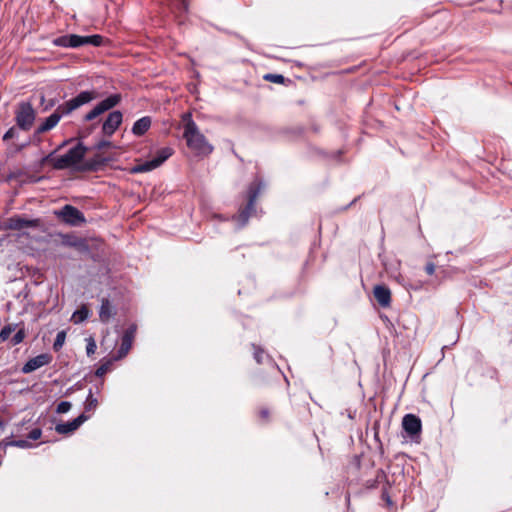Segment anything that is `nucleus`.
<instances>
[{
	"instance_id": "37",
	"label": "nucleus",
	"mask_w": 512,
	"mask_h": 512,
	"mask_svg": "<svg viewBox=\"0 0 512 512\" xmlns=\"http://www.w3.org/2000/svg\"><path fill=\"white\" fill-rule=\"evenodd\" d=\"M25 337V333H24V330L23 329H19L14 335L13 337H11V340H10V344L12 346L14 345H17L19 343H21L23 341Z\"/></svg>"
},
{
	"instance_id": "6",
	"label": "nucleus",
	"mask_w": 512,
	"mask_h": 512,
	"mask_svg": "<svg viewBox=\"0 0 512 512\" xmlns=\"http://www.w3.org/2000/svg\"><path fill=\"white\" fill-rule=\"evenodd\" d=\"M173 154L171 147H163L156 152V155L144 163L138 164L132 168L134 173H143L152 171L161 166Z\"/></svg>"
},
{
	"instance_id": "43",
	"label": "nucleus",
	"mask_w": 512,
	"mask_h": 512,
	"mask_svg": "<svg viewBox=\"0 0 512 512\" xmlns=\"http://www.w3.org/2000/svg\"><path fill=\"white\" fill-rule=\"evenodd\" d=\"M42 436V430L38 427H34V430H33V439H34V442L39 440Z\"/></svg>"
},
{
	"instance_id": "33",
	"label": "nucleus",
	"mask_w": 512,
	"mask_h": 512,
	"mask_svg": "<svg viewBox=\"0 0 512 512\" xmlns=\"http://www.w3.org/2000/svg\"><path fill=\"white\" fill-rule=\"evenodd\" d=\"M69 34L59 36L53 40V44L57 47L69 48Z\"/></svg>"
},
{
	"instance_id": "32",
	"label": "nucleus",
	"mask_w": 512,
	"mask_h": 512,
	"mask_svg": "<svg viewBox=\"0 0 512 512\" xmlns=\"http://www.w3.org/2000/svg\"><path fill=\"white\" fill-rule=\"evenodd\" d=\"M391 487L388 486L387 484H384L383 487H382V494H381V498L383 501H385L386 505L388 507H392L393 506V501L391 499V496L389 494V488Z\"/></svg>"
},
{
	"instance_id": "3",
	"label": "nucleus",
	"mask_w": 512,
	"mask_h": 512,
	"mask_svg": "<svg viewBox=\"0 0 512 512\" xmlns=\"http://www.w3.org/2000/svg\"><path fill=\"white\" fill-rule=\"evenodd\" d=\"M86 152L87 147L82 142H78L66 153L55 158L53 167L57 170L74 169L78 171V167L82 165Z\"/></svg>"
},
{
	"instance_id": "35",
	"label": "nucleus",
	"mask_w": 512,
	"mask_h": 512,
	"mask_svg": "<svg viewBox=\"0 0 512 512\" xmlns=\"http://www.w3.org/2000/svg\"><path fill=\"white\" fill-rule=\"evenodd\" d=\"M137 326L136 324H131L123 333L122 337L128 339L133 342L136 334Z\"/></svg>"
},
{
	"instance_id": "48",
	"label": "nucleus",
	"mask_w": 512,
	"mask_h": 512,
	"mask_svg": "<svg viewBox=\"0 0 512 512\" xmlns=\"http://www.w3.org/2000/svg\"><path fill=\"white\" fill-rule=\"evenodd\" d=\"M4 422L0 419V429L3 428Z\"/></svg>"
},
{
	"instance_id": "7",
	"label": "nucleus",
	"mask_w": 512,
	"mask_h": 512,
	"mask_svg": "<svg viewBox=\"0 0 512 512\" xmlns=\"http://www.w3.org/2000/svg\"><path fill=\"white\" fill-rule=\"evenodd\" d=\"M121 94H111L105 99L98 102L88 113L84 115V121L90 122L97 118L99 115L113 109L121 102Z\"/></svg>"
},
{
	"instance_id": "20",
	"label": "nucleus",
	"mask_w": 512,
	"mask_h": 512,
	"mask_svg": "<svg viewBox=\"0 0 512 512\" xmlns=\"http://www.w3.org/2000/svg\"><path fill=\"white\" fill-rule=\"evenodd\" d=\"M132 343H133L132 341L122 337L121 345H120L119 349L117 350L116 354L113 356V360H121L122 358H124L130 351V349L132 347Z\"/></svg>"
},
{
	"instance_id": "24",
	"label": "nucleus",
	"mask_w": 512,
	"mask_h": 512,
	"mask_svg": "<svg viewBox=\"0 0 512 512\" xmlns=\"http://www.w3.org/2000/svg\"><path fill=\"white\" fill-rule=\"evenodd\" d=\"M97 406H98V400L96 397L93 396L92 390L89 389L88 395L84 402V410H85V412L93 411L97 408Z\"/></svg>"
},
{
	"instance_id": "17",
	"label": "nucleus",
	"mask_w": 512,
	"mask_h": 512,
	"mask_svg": "<svg viewBox=\"0 0 512 512\" xmlns=\"http://www.w3.org/2000/svg\"><path fill=\"white\" fill-rule=\"evenodd\" d=\"M115 308L108 298L101 299L99 309V318L102 323H108L109 320L115 315Z\"/></svg>"
},
{
	"instance_id": "42",
	"label": "nucleus",
	"mask_w": 512,
	"mask_h": 512,
	"mask_svg": "<svg viewBox=\"0 0 512 512\" xmlns=\"http://www.w3.org/2000/svg\"><path fill=\"white\" fill-rule=\"evenodd\" d=\"M22 371L24 373H30L32 372V359H28L26 363L24 364Z\"/></svg>"
},
{
	"instance_id": "15",
	"label": "nucleus",
	"mask_w": 512,
	"mask_h": 512,
	"mask_svg": "<svg viewBox=\"0 0 512 512\" xmlns=\"http://www.w3.org/2000/svg\"><path fill=\"white\" fill-rule=\"evenodd\" d=\"M63 116H65V115L62 113V111L59 110V106H58L57 109L52 114H50L47 118H45L44 121L37 127L36 132L43 133V132L51 130L58 124V122L60 121V119Z\"/></svg>"
},
{
	"instance_id": "14",
	"label": "nucleus",
	"mask_w": 512,
	"mask_h": 512,
	"mask_svg": "<svg viewBox=\"0 0 512 512\" xmlns=\"http://www.w3.org/2000/svg\"><path fill=\"white\" fill-rule=\"evenodd\" d=\"M107 162H108L107 158H104L101 155L97 154L94 157L83 162L82 165L78 167V171H80V172H86V171L97 172L102 167H104Z\"/></svg>"
},
{
	"instance_id": "9",
	"label": "nucleus",
	"mask_w": 512,
	"mask_h": 512,
	"mask_svg": "<svg viewBox=\"0 0 512 512\" xmlns=\"http://www.w3.org/2000/svg\"><path fill=\"white\" fill-rule=\"evenodd\" d=\"M56 214L70 226H80L86 222L84 214L72 205H64Z\"/></svg>"
},
{
	"instance_id": "2",
	"label": "nucleus",
	"mask_w": 512,
	"mask_h": 512,
	"mask_svg": "<svg viewBox=\"0 0 512 512\" xmlns=\"http://www.w3.org/2000/svg\"><path fill=\"white\" fill-rule=\"evenodd\" d=\"M183 137L186 140L187 146L198 155H209L213 152V146L208 143L206 137L199 131L195 121L184 125Z\"/></svg>"
},
{
	"instance_id": "18",
	"label": "nucleus",
	"mask_w": 512,
	"mask_h": 512,
	"mask_svg": "<svg viewBox=\"0 0 512 512\" xmlns=\"http://www.w3.org/2000/svg\"><path fill=\"white\" fill-rule=\"evenodd\" d=\"M152 119L150 116H143L142 118L135 121L132 126V133L137 136H143L151 127Z\"/></svg>"
},
{
	"instance_id": "28",
	"label": "nucleus",
	"mask_w": 512,
	"mask_h": 512,
	"mask_svg": "<svg viewBox=\"0 0 512 512\" xmlns=\"http://www.w3.org/2000/svg\"><path fill=\"white\" fill-rule=\"evenodd\" d=\"M69 48H78L84 46L83 36L77 34H69Z\"/></svg>"
},
{
	"instance_id": "12",
	"label": "nucleus",
	"mask_w": 512,
	"mask_h": 512,
	"mask_svg": "<svg viewBox=\"0 0 512 512\" xmlns=\"http://www.w3.org/2000/svg\"><path fill=\"white\" fill-rule=\"evenodd\" d=\"M88 419L89 416L86 415L85 413H82L71 421H68L66 423H57L55 425V431L58 434L68 435L77 430Z\"/></svg>"
},
{
	"instance_id": "26",
	"label": "nucleus",
	"mask_w": 512,
	"mask_h": 512,
	"mask_svg": "<svg viewBox=\"0 0 512 512\" xmlns=\"http://www.w3.org/2000/svg\"><path fill=\"white\" fill-rule=\"evenodd\" d=\"M66 340V331L61 330L57 333L55 341L53 343V349L58 352L63 347Z\"/></svg>"
},
{
	"instance_id": "40",
	"label": "nucleus",
	"mask_w": 512,
	"mask_h": 512,
	"mask_svg": "<svg viewBox=\"0 0 512 512\" xmlns=\"http://www.w3.org/2000/svg\"><path fill=\"white\" fill-rule=\"evenodd\" d=\"M111 142L109 140H100L98 143L95 144L94 149L96 150H102L106 147H110Z\"/></svg>"
},
{
	"instance_id": "38",
	"label": "nucleus",
	"mask_w": 512,
	"mask_h": 512,
	"mask_svg": "<svg viewBox=\"0 0 512 512\" xmlns=\"http://www.w3.org/2000/svg\"><path fill=\"white\" fill-rule=\"evenodd\" d=\"M71 402L69 401H61L58 405H57V413H67L70 409H71Z\"/></svg>"
},
{
	"instance_id": "31",
	"label": "nucleus",
	"mask_w": 512,
	"mask_h": 512,
	"mask_svg": "<svg viewBox=\"0 0 512 512\" xmlns=\"http://www.w3.org/2000/svg\"><path fill=\"white\" fill-rule=\"evenodd\" d=\"M86 340V354L87 356H91L95 353L97 349L96 341L92 336H89Z\"/></svg>"
},
{
	"instance_id": "25",
	"label": "nucleus",
	"mask_w": 512,
	"mask_h": 512,
	"mask_svg": "<svg viewBox=\"0 0 512 512\" xmlns=\"http://www.w3.org/2000/svg\"><path fill=\"white\" fill-rule=\"evenodd\" d=\"M84 45H92L95 47L101 46L103 43V37L101 35H89L83 36Z\"/></svg>"
},
{
	"instance_id": "16",
	"label": "nucleus",
	"mask_w": 512,
	"mask_h": 512,
	"mask_svg": "<svg viewBox=\"0 0 512 512\" xmlns=\"http://www.w3.org/2000/svg\"><path fill=\"white\" fill-rule=\"evenodd\" d=\"M374 297L383 308L389 307L391 304V291L384 285H376L374 287Z\"/></svg>"
},
{
	"instance_id": "46",
	"label": "nucleus",
	"mask_w": 512,
	"mask_h": 512,
	"mask_svg": "<svg viewBox=\"0 0 512 512\" xmlns=\"http://www.w3.org/2000/svg\"><path fill=\"white\" fill-rule=\"evenodd\" d=\"M26 443H27L26 441L19 440V441H13L10 444L11 445H16V446H19V447H24Z\"/></svg>"
},
{
	"instance_id": "30",
	"label": "nucleus",
	"mask_w": 512,
	"mask_h": 512,
	"mask_svg": "<svg viewBox=\"0 0 512 512\" xmlns=\"http://www.w3.org/2000/svg\"><path fill=\"white\" fill-rule=\"evenodd\" d=\"M113 361H114V360H113V357H112L111 359L107 360L105 363H102V364H101V365L96 369V371H95V375H96L97 377H102V376H104V375L108 372V370L110 369V366H111V364H112V362H113Z\"/></svg>"
},
{
	"instance_id": "1",
	"label": "nucleus",
	"mask_w": 512,
	"mask_h": 512,
	"mask_svg": "<svg viewBox=\"0 0 512 512\" xmlns=\"http://www.w3.org/2000/svg\"><path fill=\"white\" fill-rule=\"evenodd\" d=\"M265 188V182L261 178H255V180L250 183L247 190V198L248 202L246 206L240 209L238 215L232 216V220L236 222L237 228H243L249 221V218L256 215L257 210L255 207L256 200L261 193V191Z\"/></svg>"
},
{
	"instance_id": "34",
	"label": "nucleus",
	"mask_w": 512,
	"mask_h": 512,
	"mask_svg": "<svg viewBox=\"0 0 512 512\" xmlns=\"http://www.w3.org/2000/svg\"><path fill=\"white\" fill-rule=\"evenodd\" d=\"M264 79L273 83L283 84L285 82V77L281 74H266Z\"/></svg>"
},
{
	"instance_id": "29",
	"label": "nucleus",
	"mask_w": 512,
	"mask_h": 512,
	"mask_svg": "<svg viewBox=\"0 0 512 512\" xmlns=\"http://www.w3.org/2000/svg\"><path fill=\"white\" fill-rule=\"evenodd\" d=\"M15 331V327L12 325L4 326L0 331V343L5 342L7 340H11V334Z\"/></svg>"
},
{
	"instance_id": "11",
	"label": "nucleus",
	"mask_w": 512,
	"mask_h": 512,
	"mask_svg": "<svg viewBox=\"0 0 512 512\" xmlns=\"http://www.w3.org/2000/svg\"><path fill=\"white\" fill-rule=\"evenodd\" d=\"M402 427L410 438L419 436L422 430L421 419L414 414H406L402 420Z\"/></svg>"
},
{
	"instance_id": "45",
	"label": "nucleus",
	"mask_w": 512,
	"mask_h": 512,
	"mask_svg": "<svg viewBox=\"0 0 512 512\" xmlns=\"http://www.w3.org/2000/svg\"><path fill=\"white\" fill-rule=\"evenodd\" d=\"M259 414H260L261 418L268 419V417H269V410L266 409V408H263V409L260 410Z\"/></svg>"
},
{
	"instance_id": "22",
	"label": "nucleus",
	"mask_w": 512,
	"mask_h": 512,
	"mask_svg": "<svg viewBox=\"0 0 512 512\" xmlns=\"http://www.w3.org/2000/svg\"><path fill=\"white\" fill-rule=\"evenodd\" d=\"M52 359H53L52 355H50L48 353H43V354L34 356V360H33L34 370H36L42 366L48 365L52 361Z\"/></svg>"
},
{
	"instance_id": "4",
	"label": "nucleus",
	"mask_w": 512,
	"mask_h": 512,
	"mask_svg": "<svg viewBox=\"0 0 512 512\" xmlns=\"http://www.w3.org/2000/svg\"><path fill=\"white\" fill-rule=\"evenodd\" d=\"M29 131L30 130L26 128H20L14 125L3 135L2 140L5 143L12 141L8 149L13 153H18L30 145L32 137Z\"/></svg>"
},
{
	"instance_id": "21",
	"label": "nucleus",
	"mask_w": 512,
	"mask_h": 512,
	"mask_svg": "<svg viewBox=\"0 0 512 512\" xmlns=\"http://www.w3.org/2000/svg\"><path fill=\"white\" fill-rule=\"evenodd\" d=\"M89 315H90L89 309L86 306H82L81 308H79L72 314L71 321L74 324H80L83 321H85L86 319H88Z\"/></svg>"
},
{
	"instance_id": "23",
	"label": "nucleus",
	"mask_w": 512,
	"mask_h": 512,
	"mask_svg": "<svg viewBox=\"0 0 512 512\" xmlns=\"http://www.w3.org/2000/svg\"><path fill=\"white\" fill-rule=\"evenodd\" d=\"M30 179H31V175L29 173L23 172V171H15V172H12L8 176V181H10V182L16 181L21 184L29 182Z\"/></svg>"
},
{
	"instance_id": "19",
	"label": "nucleus",
	"mask_w": 512,
	"mask_h": 512,
	"mask_svg": "<svg viewBox=\"0 0 512 512\" xmlns=\"http://www.w3.org/2000/svg\"><path fill=\"white\" fill-rule=\"evenodd\" d=\"M380 483L387 484L390 486V482L388 480V477L383 469H379L376 472V476L374 479L367 480L365 483V486L367 489H375L378 487Z\"/></svg>"
},
{
	"instance_id": "47",
	"label": "nucleus",
	"mask_w": 512,
	"mask_h": 512,
	"mask_svg": "<svg viewBox=\"0 0 512 512\" xmlns=\"http://www.w3.org/2000/svg\"><path fill=\"white\" fill-rule=\"evenodd\" d=\"M357 201V198H354L345 208L350 207Z\"/></svg>"
},
{
	"instance_id": "51",
	"label": "nucleus",
	"mask_w": 512,
	"mask_h": 512,
	"mask_svg": "<svg viewBox=\"0 0 512 512\" xmlns=\"http://www.w3.org/2000/svg\"><path fill=\"white\" fill-rule=\"evenodd\" d=\"M33 223H34V227L37 225V220H33Z\"/></svg>"
},
{
	"instance_id": "10",
	"label": "nucleus",
	"mask_w": 512,
	"mask_h": 512,
	"mask_svg": "<svg viewBox=\"0 0 512 512\" xmlns=\"http://www.w3.org/2000/svg\"><path fill=\"white\" fill-rule=\"evenodd\" d=\"M123 120V114L119 110L110 112L102 124V133L111 137L119 128Z\"/></svg>"
},
{
	"instance_id": "5",
	"label": "nucleus",
	"mask_w": 512,
	"mask_h": 512,
	"mask_svg": "<svg viewBox=\"0 0 512 512\" xmlns=\"http://www.w3.org/2000/svg\"><path fill=\"white\" fill-rule=\"evenodd\" d=\"M97 98H99V93L95 89L84 90L78 93L75 97L60 104L59 110L62 111L64 115H69L73 111L79 109L80 107L86 104H89Z\"/></svg>"
},
{
	"instance_id": "41",
	"label": "nucleus",
	"mask_w": 512,
	"mask_h": 512,
	"mask_svg": "<svg viewBox=\"0 0 512 512\" xmlns=\"http://www.w3.org/2000/svg\"><path fill=\"white\" fill-rule=\"evenodd\" d=\"M435 264L433 262H428L426 265H425V272L428 274V275H433L434 272H435Z\"/></svg>"
},
{
	"instance_id": "36",
	"label": "nucleus",
	"mask_w": 512,
	"mask_h": 512,
	"mask_svg": "<svg viewBox=\"0 0 512 512\" xmlns=\"http://www.w3.org/2000/svg\"><path fill=\"white\" fill-rule=\"evenodd\" d=\"M137 326L136 324H131L123 333L122 337L128 339L133 342L136 334Z\"/></svg>"
},
{
	"instance_id": "27",
	"label": "nucleus",
	"mask_w": 512,
	"mask_h": 512,
	"mask_svg": "<svg viewBox=\"0 0 512 512\" xmlns=\"http://www.w3.org/2000/svg\"><path fill=\"white\" fill-rule=\"evenodd\" d=\"M16 242L19 244V248L25 249L30 248L31 239L28 233H19Z\"/></svg>"
},
{
	"instance_id": "39",
	"label": "nucleus",
	"mask_w": 512,
	"mask_h": 512,
	"mask_svg": "<svg viewBox=\"0 0 512 512\" xmlns=\"http://www.w3.org/2000/svg\"><path fill=\"white\" fill-rule=\"evenodd\" d=\"M253 348H254V359L256 360V362L258 364L262 363V360H263V354H264V351L253 344Z\"/></svg>"
},
{
	"instance_id": "44",
	"label": "nucleus",
	"mask_w": 512,
	"mask_h": 512,
	"mask_svg": "<svg viewBox=\"0 0 512 512\" xmlns=\"http://www.w3.org/2000/svg\"><path fill=\"white\" fill-rule=\"evenodd\" d=\"M182 121L185 123L184 125H188L191 121H194L192 119L191 113L187 112L182 115Z\"/></svg>"
},
{
	"instance_id": "13",
	"label": "nucleus",
	"mask_w": 512,
	"mask_h": 512,
	"mask_svg": "<svg viewBox=\"0 0 512 512\" xmlns=\"http://www.w3.org/2000/svg\"><path fill=\"white\" fill-rule=\"evenodd\" d=\"M0 226L1 229L4 230L21 231L23 229L32 227V220L25 219L21 216H13L5 219Z\"/></svg>"
},
{
	"instance_id": "8",
	"label": "nucleus",
	"mask_w": 512,
	"mask_h": 512,
	"mask_svg": "<svg viewBox=\"0 0 512 512\" xmlns=\"http://www.w3.org/2000/svg\"><path fill=\"white\" fill-rule=\"evenodd\" d=\"M15 125L31 130L32 128V103L20 102L15 109Z\"/></svg>"
},
{
	"instance_id": "50",
	"label": "nucleus",
	"mask_w": 512,
	"mask_h": 512,
	"mask_svg": "<svg viewBox=\"0 0 512 512\" xmlns=\"http://www.w3.org/2000/svg\"><path fill=\"white\" fill-rule=\"evenodd\" d=\"M52 105H53V103H51V104H49V105L45 106V108H44V109L46 110V109H48V107H49V106H52Z\"/></svg>"
},
{
	"instance_id": "49",
	"label": "nucleus",
	"mask_w": 512,
	"mask_h": 512,
	"mask_svg": "<svg viewBox=\"0 0 512 512\" xmlns=\"http://www.w3.org/2000/svg\"><path fill=\"white\" fill-rule=\"evenodd\" d=\"M27 437L32 438V432L28 433Z\"/></svg>"
}]
</instances>
